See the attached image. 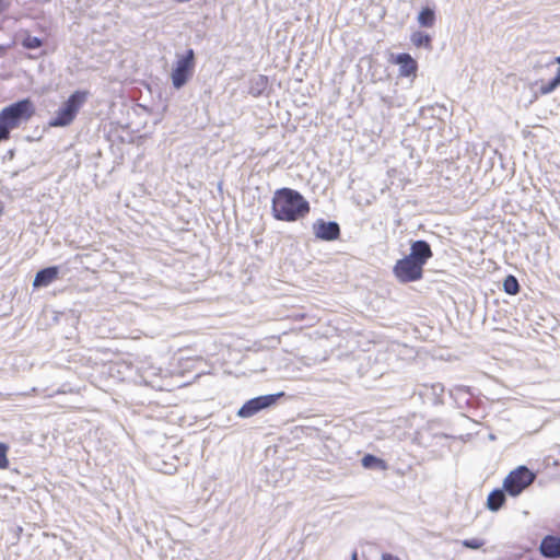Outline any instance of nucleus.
Here are the masks:
<instances>
[{
  "label": "nucleus",
  "mask_w": 560,
  "mask_h": 560,
  "mask_svg": "<svg viewBox=\"0 0 560 560\" xmlns=\"http://www.w3.org/2000/svg\"><path fill=\"white\" fill-rule=\"evenodd\" d=\"M433 252L425 241H416L410 246L409 255L399 259L394 268V276L401 283L416 282L423 278V268Z\"/></svg>",
  "instance_id": "obj_1"
},
{
  "label": "nucleus",
  "mask_w": 560,
  "mask_h": 560,
  "mask_svg": "<svg viewBox=\"0 0 560 560\" xmlns=\"http://www.w3.org/2000/svg\"><path fill=\"white\" fill-rule=\"evenodd\" d=\"M310 212L308 201L296 190L278 189L272 197V214L277 220L293 222Z\"/></svg>",
  "instance_id": "obj_2"
},
{
  "label": "nucleus",
  "mask_w": 560,
  "mask_h": 560,
  "mask_svg": "<svg viewBox=\"0 0 560 560\" xmlns=\"http://www.w3.org/2000/svg\"><path fill=\"white\" fill-rule=\"evenodd\" d=\"M35 112L34 104L28 98L13 103L0 112V142L10 137L11 130L28 120Z\"/></svg>",
  "instance_id": "obj_3"
},
{
  "label": "nucleus",
  "mask_w": 560,
  "mask_h": 560,
  "mask_svg": "<svg viewBox=\"0 0 560 560\" xmlns=\"http://www.w3.org/2000/svg\"><path fill=\"white\" fill-rule=\"evenodd\" d=\"M89 95L90 93L83 90L73 92L55 112L54 117L49 121V126L67 127L71 125L82 106L86 103Z\"/></svg>",
  "instance_id": "obj_4"
},
{
  "label": "nucleus",
  "mask_w": 560,
  "mask_h": 560,
  "mask_svg": "<svg viewBox=\"0 0 560 560\" xmlns=\"http://www.w3.org/2000/svg\"><path fill=\"white\" fill-rule=\"evenodd\" d=\"M195 69V54L192 49L186 51L185 55H179L173 66L171 79L175 89L183 88L192 77Z\"/></svg>",
  "instance_id": "obj_5"
},
{
  "label": "nucleus",
  "mask_w": 560,
  "mask_h": 560,
  "mask_svg": "<svg viewBox=\"0 0 560 560\" xmlns=\"http://www.w3.org/2000/svg\"><path fill=\"white\" fill-rule=\"evenodd\" d=\"M535 480V474L525 466H518L512 470L503 481V489L510 495L521 494Z\"/></svg>",
  "instance_id": "obj_6"
},
{
  "label": "nucleus",
  "mask_w": 560,
  "mask_h": 560,
  "mask_svg": "<svg viewBox=\"0 0 560 560\" xmlns=\"http://www.w3.org/2000/svg\"><path fill=\"white\" fill-rule=\"evenodd\" d=\"M283 396V393H278L275 395H265L249 399L246 401L237 411V416L240 418H249L259 412L262 409H266L272 406L279 397Z\"/></svg>",
  "instance_id": "obj_7"
},
{
  "label": "nucleus",
  "mask_w": 560,
  "mask_h": 560,
  "mask_svg": "<svg viewBox=\"0 0 560 560\" xmlns=\"http://www.w3.org/2000/svg\"><path fill=\"white\" fill-rule=\"evenodd\" d=\"M555 62L558 63L559 66L555 70L553 75L550 80L539 79L533 83V86L536 88V91L534 92L535 98L548 95L555 92L560 86V56L555 58L553 61L548 62L546 65V68L550 69Z\"/></svg>",
  "instance_id": "obj_8"
},
{
  "label": "nucleus",
  "mask_w": 560,
  "mask_h": 560,
  "mask_svg": "<svg viewBox=\"0 0 560 560\" xmlns=\"http://www.w3.org/2000/svg\"><path fill=\"white\" fill-rule=\"evenodd\" d=\"M392 61L398 66L399 77L411 79L416 78L418 65L409 54H399L397 56H393Z\"/></svg>",
  "instance_id": "obj_9"
},
{
  "label": "nucleus",
  "mask_w": 560,
  "mask_h": 560,
  "mask_svg": "<svg viewBox=\"0 0 560 560\" xmlns=\"http://www.w3.org/2000/svg\"><path fill=\"white\" fill-rule=\"evenodd\" d=\"M313 232L317 238L332 241L339 236L340 230L336 222H326L320 219L314 222Z\"/></svg>",
  "instance_id": "obj_10"
},
{
  "label": "nucleus",
  "mask_w": 560,
  "mask_h": 560,
  "mask_svg": "<svg viewBox=\"0 0 560 560\" xmlns=\"http://www.w3.org/2000/svg\"><path fill=\"white\" fill-rule=\"evenodd\" d=\"M539 551L545 558H560V537L545 536L540 542Z\"/></svg>",
  "instance_id": "obj_11"
},
{
  "label": "nucleus",
  "mask_w": 560,
  "mask_h": 560,
  "mask_svg": "<svg viewBox=\"0 0 560 560\" xmlns=\"http://www.w3.org/2000/svg\"><path fill=\"white\" fill-rule=\"evenodd\" d=\"M59 277V267L52 266L39 270L33 281L34 288L48 287Z\"/></svg>",
  "instance_id": "obj_12"
},
{
  "label": "nucleus",
  "mask_w": 560,
  "mask_h": 560,
  "mask_svg": "<svg viewBox=\"0 0 560 560\" xmlns=\"http://www.w3.org/2000/svg\"><path fill=\"white\" fill-rule=\"evenodd\" d=\"M504 503H505V494H504L503 490L495 489L489 493L488 499H487V508L490 511H493V512L498 511L499 509H501L504 505Z\"/></svg>",
  "instance_id": "obj_13"
},
{
  "label": "nucleus",
  "mask_w": 560,
  "mask_h": 560,
  "mask_svg": "<svg viewBox=\"0 0 560 560\" xmlns=\"http://www.w3.org/2000/svg\"><path fill=\"white\" fill-rule=\"evenodd\" d=\"M418 22L421 26H424V27L433 26L435 23L434 11L429 7L423 8L418 15Z\"/></svg>",
  "instance_id": "obj_14"
},
{
  "label": "nucleus",
  "mask_w": 560,
  "mask_h": 560,
  "mask_svg": "<svg viewBox=\"0 0 560 560\" xmlns=\"http://www.w3.org/2000/svg\"><path fill=\"white\" fill-rule=\"evenodd\" d=\"M503 290L510 295H515L520 292V284L515 276L509 275L504 278Z\"/></svg>",
  "instance_id": "obj_15"
},
{
  "label": "nucleus",
  "mask_w": 560,
  "mask_h": 560,
  "mask_svg": "<svg viewBox=\"0 0 560 560\" xmlns=\"http://www.w3.org/2000/svg\"><path fill=\"white\" fill-rule=\"evenodd\" d=\"M411 43L416 47L431 48V37L428 34L420 31L412 33Z\"/></svg>",
  "instance_id": "obj_16"
},
{
  "label": "nucleus",
  "mask_w": 560,
  "mask_h": 560,
  "mask_svg": "<svg viewBox=\"0 0 560 560\" xmlns=\"http://www.w3.org/2000/svg\"><path fill=\"white\" fill-rule=\"evenodd\" d=\"M362 466L366 469H384L385 465L381 458H377L373 455H365L362 458Z\"/></svg>",
  "instance_id": "obj_17"
},
{
  "label": "nucleus",
  "mask_w": 560,
  "mask_h": 560,
  "mask_svg": "<svg viewBox=\"0 0 560 560\" xmlns=\"http://www.w3.org/2000/svg\"><path fill=\"white\" fill-rule=\"evenodd\" d=\"M139 373H140V376L145 381V383H148L147 378L150 376L160 375L161 369L154 368L151 364H142L141 366H139Z\"/></svg>",
  "instance_id": "obj_18"
},
{
  "label": "nucleus",
  "mask_w": 560,
  "mask_h": 560,
  "mask_svg": "<svg viewBox=\"0 0 560 560\" xmlns=\"http://www.w3.org/2000/svg\"><path fill=\"white\" fill-rule=\"evenodd\" d=\"M253 85L250 88V93L255 96L259 95L267 85V79L264 75H257L253 79Z\"/></svg>",
  "instance_id": "obj_19"
},
{
  "label": "nucleus",
  "mask_w": 560,
  "mask_h": 560,
  "mask_svg": "<svg viewBox=\"0 0 560 560\" xmlns=\"http://www.w3.org/2000/svg\"><path fill=\"white\" fill-rule=\"evenodd\" d=\"M483 540L479 538L465 539L462 541V545L469 549H479L483 546Z\"/></svg>",
  "instance_id": "obj_20"
},
{
  "label": "nucleus",
  "mask_w": 560,
  "mask_h": 560,
  "mask_svg": "<svg viewBox=\"0 0 560 560\" xmlns=\"http://www.w3.org/2000/svg\"><path fill=\"white\" fill-rule=\"evenodd\" d=\"M7 453H8V446L3 443H0V469H4L9 465Z\"/></svg>",
  "instance_id": "obj_21"
},
{
  "label": "nucleus",
  "mask_w": 560,
  "mask_h": 560,
  "mask_svg": "<svg viewBox=\"0 0 560 560\" xmlns=\"http://www.w3.org/2000/svg\"><path fill=\"white\" fill-rule=\"evenodd\" d=\"M24 46L31 49L38 48L40 46V40L34 36H27L24 39Z\"/></svg>",
  "instance_id": "obj_22"
},
{
  "label": "nucleus",
  "mask_w": 560,
  "mask_h": 560,
  "mask_svg": "<svg viewBox=\"0 0 560 560\" xmlns=\"http://www.w3.org/2000/svg\"><path fill=\"white\" fill-rule=\"evenodd\" d=\"M387 560H399V558L396 556L387 555Z\"/></svg>",
  "instance_id": "obj_23"
},
{
  "label": "nucleus",
  "mask_w": 560,
  "mask_h": 560,
  "mask_svg": "<svg viewBox=\"0 0 560 560\" xmlns=\"http://www.w3.org/2000/svg\"><path fill=\"white\" fill-rule=\"evenodd\" d=\"M351 560H358V553L357 551L352 552Z\"/></svg>",
  "instance_id": "obj_24"
},
{
  "label": "nucleus",
  "mask_w": 560,
  "mask_h": 560,
  "mask_svg": "<svg viewBox=\"0 0 560 560\" xmlns=\"http://www.w3.org/2000/svg\"><path fill=\"white\" fill-rule=\"evenodd\" d=\"M163 471L166 472V474H171L172 472L171 469H164Z\"/></svg>",
  "instance_id": "obj_25"
}]
</instances>
